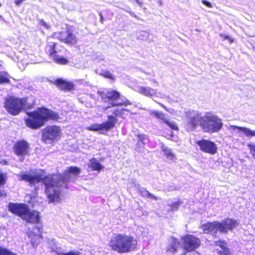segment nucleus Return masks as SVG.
I'll return each mask as SVG.
<instances>
[{
    "instance_id": "obj_23",
    "label": "nucleus",
    "mask_w": 255,
    "mask_h": 255,
    "mask_svg": "<svg viewBox=\"0 0 255 255\" xmlns=\"http://www.w3.org/2000/svg\"><path fill=\"white\" fill-rule=\"evenodd\" d=\"M81 172V169L76 166H70L65 172V174L68 175L72 174L74 176H78Z\"/></svg>"
},
{
    "instance_id": "obj_45",
    "label": "nucleus",
    "mask_w": 255,
    "mask_h": 255,
    "mask_svg": "<svg viewBox=\"0 0 255 255\" xmlns=\"http://www.w3.org/2000/svg\"><path fill=\"white\" fill-rule=\"evenodd\" d=\"M187 253V252H185V251H184V252H183L182 254H181L180 255H186V254Z\"/></svg>"
},
{
    "instance_id": "obj_15",
    "label": "nucleus",
    "mask_w": 255,
    "mask_h": 255,
    "mask_svg": "<svg viewBox=\"0 0 255 255\" xmlns=\"http://www.w3.org/2000/svg\"><path fill=\"white\" fill-rule=\"evenodd\" d=\"M129 112V110L127 109H114L112 112V114L108 116V120L107 121L109 124L113 128L116 123L118 122V117L124 118V115L125 112Z\"/></svg>"
},
{
    "instance_id": "obj_30",
    "label": "nucleus",
    "mask_w": 255,
    "mask_h": 255,
    "mask_svg": "<svg viewBox=\"0 0 255 255\" xmlns=\"http://www.w3.org/2000/svg\"><path fill=\"white\" fill-rule=\"evenodd\" d=\"M0 255H17L15 253L0 246Z\"/></svg>"
},
{
    "instance_id": "obj_21",
    "label": "nucleus",
    "mask_w": 255,
    "mask_h": 255,
    "mask_svg": "<svg viewBox=\"0 0 255 255\" xmlns=\"http://www.w3.org/2000/svg\"><path fill=\"white\" fill-rule=\"evenodd\" d=\"M89 161L90 163L88 166L92 171H97L99 172L104 168V167L95 157L91 158Z\"/></svg>"
},
{
    "instance_id": "obj_16",
    "label": "nucleus",
    "mask_w": 255,
    "mask_h": 255,
    "mask_svg": "<svg viewBox=\"0 0 255 255\" xmlns=\"http://www.w3.org/2000/svg\"><path fill=\"white\" fill-rule=\"evenodd\" d=\"M203 233L216 236L218 231V221L208 222L201 226Z\"/></svg>"
},
{
    "instance_id": "obj_1",
    "label": "nucleus",
    "mask_w": 255,
    "mask_h": 255,
    "mask_svg": "<svg viewBox=\"0 0 255 255\" xmlns=\"http://www.w3.org/2000/svg\"><path fill=\"white\" fill-rule=\"evenodd\" d=\"M54 176V174L43 176L40 173L32 175L29 172H21L18 175V179L28 182L30 186L42 182L45 186V193L48 202L59 203L61 201V186L59 181L56 180Z\"/></svg>"
},
{
    "instance_id": "obj_38",
    "label": "nucleus",
    "mask_w": 255,
    "mask_h": 255,
    "mask_svg": "<svg viewBox=\"0 0 255 255\" xmlns=\"http://www.w3.org/2000/svg\"><path fill=\"white\" fill-rule=\"evenodd\" d=\"M137 137L138 139V142L143 143L144 140L145 139V135L144 134H138Z\"/></svg>"
},
{
    "instance_id": "obj_8",
    "label": "nucleus",
    "mask_w": 255,
    "mask_h": 255,
    "mask_svg": "<svg viewBox=\"0 0 255 255\" xmlns=\"http://www.w3.org/2000/svg\"><path fill=\"white\" fill-rule=\"evenodd\" d=\"M62 134V129L57 125H48L42 130L41 139L44 143H53L58 141Z\"/></svg>"
},
{
    "instance_id": "obj_33",
    "label": "nucleus",
    "mask_w": 255,
    "mask_h": 255,
    "mask_svg": "<svg viewBox=\"0 0 255 255\" xmlns=\"http://www.w3.org/2000/svg\"><path fill=\"white\" fill-rule=\"evenodd\" d=\"M248 147L249 148L250 153L254 159H255V143H249L248 144Z\"/></svg>"
},
{
    "instance_id": "obj_37",
    "label": "nucleus",
    "mask_w": 255,
    "mask_h": 255,
    "mask_svg": "<svg viewBox=\"0 0 255 255\" xmlns=\"http://www.w3.org/2000/svg\"><path fill=\"white\" fill-rule=\"evenodd\" d=\"M218 242L219 243V244L218 245L222 249V250L229 249L227 247H226V243L224 241L219 240L218 241Z\"/></svg>"
},
{
    "instance_id": "obj_4",
    "label": "nucleus",
    "mask_w": 255,
    "mask_h": 255,
    "mask_svg": "<svg viewBox=\"0 0 255 255\" xmlns=\"http://www.w3.org/2000/svg\"><path fill=\"white\" fill-rule=\"evenodd\" d=\"M7 208L12 214L20 217L27 223L35 224L40 222V213L35 210L31 211L25 203H9Z\"/></svg>"
},
{
    "instance_id": "obj_18",
    "label": "nucleus",
    "mask_w": 255,
    "mask_h": 255,
    "mask_svg": "<svg viewBox=\"0 0 255 255\" xmlns=\"http://www.w3.org/2000/svg\"><path fill=\"white\" fill-rule=\"evenodd\" d=\"M54 84L61 91H71L74 88V85L72 83L61 78L56 79L54 81Z\"/></svg>"
},
{
    "instance_id": "obj_36",
    "label": "nucleus",
    "mask_w": 255,
    "mask_h": 255,
    "mask_svg": "<svg viewBox=\"0 0 255 255\" xmlns=\"http://www.w3.org/2000/svg\"><path fill=\"white\" fill-rule=\"evenodd\" d=\"M219 255H231V253L229 249H226L222 251H219L218 252Z\"/></svg>"
},
{
    "instance_id": "obj_20",
    "label": "nucleus",
    "mask_w": 255,
    "mask_h": 255,
    "mask_svg": "<svg viewBox=\"0 0 255 255\" xmlns=\"http://www.w3.org/2000/svg\"><path fill=\"white\" fill-rule=\"evenodd\" d=\"M137 92L145 96L152 97L156 95L157 92L155 90L149 87L140 86L138 88Z\"/></svg>"
},
{
    "instance_id": "obj_26",
    "label": "nucleus",
    "mask_w": 255,
    "mask_h": 255,
    "mask_svg": "<svg viewBox=\"0 0 255 255\" xmlns=\"http://www.w3.org/2000/svg\"><path fill=\"white\" fill-rule=\"evenodd\" d=\"M239 130L243 131L245 135L248 137L255 136V130H252L249 128L244 127H237Z\"/></svg>"
},
{
    "instance_id": "obj_32",
    "label": "nucleus",
    "mask_w": 255,
    "mask_h": 255,
    "mask_svg": "<svg viewBox=\"0 0 255 255\" xmlns=\"http://www.w3.org/2000/svg\"><path fill=\"white\" fill-rule=\"evenodd\" d=\"M101 75L104 78H108L112 80H115L114 76L112 75L111 73L108 71H106L102 72V73H101Z\"/></svg>"
},
{
    "instance_id": "obj_29",
    "label": "nucleus",
    "mask_w": 255,
    "mask_h": 255,
    "mask_svg": "<svg viewBox=\"0 0 255 255\" xmlns=\"http://www.w3.org/2000/svg\"><path fill=\"white\" fill-rule=\"evenodd\" d=\"M140 194L143 197L150 198L155 200H157L158 199L157 197L150 193L147 190L145 189L140 191Z\"/></svg>"
},
{
    "instance_id": "obj_27",
    "label": "nucleus",
    "mask_w": 255,
    "mask_h": 255,
    "mask_svg": "<svg viewBox=\"0 0 255 255\" xmlns=\"http://www.w3.org/2000/svg\"><path fill=\"white\" fill-rule=\"evenodd\" d=\"M53 61L60 65H66L69 63L68 60L64 57H59L57 55L53 58Z\"/></svg>"
},
{
    "instance_id": "obj_9",
    "label": "nucleus",
    "mask_w": 255,
    "mask_h": 255,
    "mask_svg": "<svg viewBox=\"0 0 255 255\" xmlns=\"http://www.w3.org/2000/svg\"><path fill=\"white\" fill-rule=\"evenodd\" d=\"M181 240L182 248L187 253L194 251L200 247L201 244L199 238L191 234H187L182 236Z\"/></svg>"
},
{
    "instance_id": "obj_12",
    "label": "nucleus",
    "mask_w": 255,
    "mask_h": 255,
    "mask_svg": "<svg viewBox=\"0 0 255 255\" xmlns=\"http://www.w3.org/2000/svg\"><path fill=\"white\" fill-rule=\"evenodd\" d=\"M196 143L199 146L200 149L204 153L213 155L217 152V145L210 140L202 139L197 141Z\"/></svg>"
},
{
    "instance_id": "obj_25",
    "label": "nucleus",
    "mask_w": 255,
    "mask_h": 255,
    "mask_svg": "<svg viewBox=\"0 0 255 255\" xmlns=\"http://www.w3.org/2000/svg\"><path fill=\"white\" fill-rule=\"evenodd\" d=\"M150 115L161 120L164 123L167 120L165 119V114L162 112L152 111L150 112Z\"/></svg>"
},
{
    "instance_id": "obj_5",
    "label": "nucleus",
    "mask_w": 255,
    "mask_h": 255,
    "mask_svg": "<svg viewBox=\"0 0 255 255\" xmlns=\"http://www.w3.org/2000/svg\"><path fill=\"white\" fill-rule=\"evenodd\" d=\"M27 98H18L10 95L4 98L3 107L12 116L18 115L26 107Z\"/></svg>"
},
{
    "instance_id": "obj_35",
    "label": "nucleus",
    "mask_w": 255,
    "mask_h": 255,
    "mask_svg": "<svg viewBox=\"0 0 255 255\" xmlns=\"http://www.w3.org/2000/svg\"><path fill=\"white\" fill-rule=\"evenodd\" d=\"M220 36L222 38L223 40H228L230 43L233 42V39L228 35L221 33L220 34Z\"/></svg>"
},
{
    "instance_id": "obj_13",
    "label": "nucleus",
    "mask_w": 255,
    "mask_h": 255,
    "mask_svg": "<svg viewBox=\"0 0 255 255\" xmlns=\"http://www.w3.org/2000/svg\"><path fill=\"white\" fill-rule=\"evenodd\" d=\"M58 39L61 42L70 46L76 44L78 40L75 34L69 29L60 32Z\"/></svg>"
},
{
    "instance_id": "obj_7",
    "label": "nucleus",
    "mask_w": 255,
    "mask_h": 255,
    "mask_svg": "<svg viewBox=\"0 0 255 255\" xmlns=\"http://www.w3.org/2000/svg\"><path fill=\"white\" fill-rule=\"evenodd\" d=\"M223 125L222 120L217 115L210 112L205 113L204 122L202 123V129L204 132H217L222 128Z\"/></svg>"
},
{
    "instance_id": "obj_17",
    "label": "nucleus",
    "mask_w": 255,
    "mask_h": 255,
    "mask_svg": "<svg viewBox=\"0 0 255 255\" xmlns=\"http://www.w3.org/2000/svg\"><path fill=\"white\" fill-rule=\"evenodd\" d=\"M52 37H49L47 38L45 51L49 57L53 58L58 53L57 50L58 43L52 41Z\"/></svg>"
},
{
    "instance_id": "obj_24",
    "label": "nucleus",
    "mask_w": 255,
    "mask_h": 255,
    "mask_svg": "<svg viewBox=\"0 0 255 255\" xmlns=\"http://www.w3.org/2000/svg\"><path fill=\"white\" fill-rule=\"evenodd\" d=\"M10 83L8 74L6 72L0 71V84H8Z\"/></svg>"
},
{
    "instance_id": "obj_19",
    "label": "nucleus",
    "mask_w": 255,
    "mask_h": 255,
    "mask_svg": "<svg viewBox=\"0 0 255 255\" xmlns=\"http://www.w3.org/2000/svg\"><path fill=\"white\" fill-rule=\"evenodd\" d=\"M87 129L91 131L104 130L108 131L112 128L107 121L104 122L102 124H95L91 125Z\"/></svg>"
},
{
    "instance_id": "obj_31",
    "label": "nucleus",
    "mask_w": 255,
    "mask_h": 255,
    "mask_svg": "<svg viewBox=\"0 0 255 255\" xmlns=\"http://www.w3.org/2000/svg\"><path fill=\"white\" fill-rule=\"evenodd\" d=\"M164 123L166 124L167 126H168L170 127V128L172 130H179L178 126L174 122H169L168 120H166V121H164Z\"/></svg>"
},
{
    "instance_id": "obj_28",
    "label": "nucleus",
    "mask_w": 255,
    "mask_h": 255,
    "mask_svg": "<svg viewBox=\"0 0 255 255\" xmlns=\"http://www.w3.org/2000/svg\"><path fill=\"white\" fill-rule=\"evenodd\" d=\"M162 151L167 158H169L170 159L174 158V154L172 153L170 149L166 147H163L162 148Z\"/></svg>"
},
{
    "instance_id": "obj_41",
    "label": "nucleus",
    "mask_w": 255,
    "mask_h": 255,
    "mask_svg": "<svg viewBox=\"0 0 255 255\" xmlns=\"http://www.w3.org/2000/svg\"><path fill=\"white\" fill-rule=\"evenodd\" d=\"M79 255L78 252L70 251L68 253L63 254L62 255Z\"/></svg>"
},
{
    "instance_id": "obj_34",
    "label": "nucleus",
    "mask_w": 255,
    "mask_h": 255,
    "mask_svg": "<svg viewBox=\"0 0 255 255\" xmlns=\"http://www.w3.org/2000/svg\"><path fill=\"white\" fill-rule=\"evenodd\" d=\"M182 204V201L178 200L177 202H172L170 205L172 210H177L178 209L180 204Z\"/></svg>"
},
{
    "instance_id": "obj_2",
    "label": "nucleus",
    "mask_w": 255,
    "mask_h": 255,
    "mask_svg": "<svg viewBox=\"0 0 255 255\" xmlns=\"http://www.w3.org/2000/svg\"><path fill=\"white\" fill-rule=\"evenodd\" d=\"M27 117L24 119L26 127L32 129H37L43 127L49 121L57 122L60 119L58 113L44 106L27 113Z\"/></svg>"
},
{
    "instance_id": "obj_6",
    "label": "nucleus",
    "mask_w": 255,
    "mask_h": 255,
    "mask_svg": "<svg viewBox=\"0 0 255 255\" xmlns=\"http://www.w3.org/2000/svg\"><path fill=\"white\" fill-rule=\"evenodd\" d=\"M99 94L104 102L109 103L110 105L106 109L111 107H127L132 104L131 102L127 99L118 102L121 97V94L115 89L108 90L106 92H99Z\"/></svg>"
},
{
    "instance_id": "obj_14",
    "label": "nucleus",
    "mask_w": 255,
    "mask_h": 255,
    "mask_svg": "<svg viewBox=\"0 0 255 255\" xmlns=\"http://www.w3.org/2000/svg\"><path fill=\"white\" fill-rule=\"evenodd\" d=\"M204 122V116L197 113L193 117L189 118L186 124L187 129L188 131L194 130L198 126H200L202 129V123Z\"/></svg>"
},
{
    "instance_id": "obj_40",
    "label": "nucleus",
    "mask_w": 255,
    "mask_h": 255,
    "mask_svg": "<svg viewBox=\"0 0 255 255\" xmlns=\"http://www.w3.org/2000/svg\"><path fill=\"white\" fill-rule=\"evenodd\" d=\"M40 23L42 25L44 26L45 28L47 29H49L50 27V25L43 19H41L40 20Z\"/></svg>"
},
{
    "instance_id": "obj_10",
    "label": "nucleus",
    "mask_w": 255,
    "mask_h": 255,
    "mask_svg": "<svg viewBox=\"0 0 255 255\" xmlns=\"http://www.w3.org/2000/svg\"><path fill=\"white\" fill-rule=\"evenodd\" d=\"M30 147L28 142L24 139L17 140L13 144L12 150L22 161L25 156L29 155Z\"/></svg>"
},
{
    "instance_id": "obj_22",
    "label": "nucleus",
    "mask_w": 255,
    "mask_h": 255,
    "mask_svg": "<svg viewBox=\"0 0 255 255\" xmlns=\"http://www.w3.org/2000/svg\"><path fill=\"white\" fill-rule=\"evenodd\" d=\"M179 245V241L176 238L172 237L171 238V242L170 245L166 248V250L170 253H175L177 252Z\"/></svg>"
},
{
    "instance_id": "obj_44",
    "label": "nucleus",
    "mask_w": 255,
    "mask_h": 255,
    "mask_svg": "<svg viewBox=\"0 0 255 255\" xmlns=\"http://www.w3.org/2000/svg\"><path fill=\"white\" fill-rule=\"evenodd\" d=\"M100 17H100L101 21L103 23V21H104V18H103V16H102L101 13L100 14Z\"/></svg>"
},
{
    "instance_id": "obj_46",
    "label": "nucleus",
    "mask_w": 255,
    "mask_h": 255,
    "mask_svg": "<svg viewBox=\"0 0 255 255\" xmlns=\"http://www.w3.org/2000/svg\"><path fill=\"white\" fill-rule=\"evenodd\" d=\"M160 105H161V106L163 108H164L165 109H166V108H165V106H164V105H162V104H160Z\"/></svg>"
},
{
    "instance_id": "obj_3",
    "label": "nucleus",
    "mask_w": 255,
    "mask_h": 255,
    "mask_svg": "<svg viewBox=\"0 0 255 255\" xmlns=\"http://www.w3.org/2000/svg\"><path fill=\"white\" fill-rule=\"evenodd\" d=\"M137 245V240L133 236L122 233L114 234L108 244L111 250L120 254L133 251Z\"/></svg>"
},
{
    "instance_id": "obj_39",
    "label": "nucleus",
    "mask_w": 255,
    "mask_h": 255,
    "mask_svg": "<svg viewBox=\"0 0 255 255\" xmlns=\"http://www.w3.org/2000/svg\"><path fill=\"white\" fill-rule=\"evenodd\" d=\"M202 2L209 8H211L213 7V5L212 4V3L206 0H202Z\"/></svg>"
},
{
    "instance_id": "obj_11",
    "label": "nucleus",
    "mask_w": 255,
    "mask_h": 255,
    "mask_svg": "<svg viewBox=\"0 0 255 255\" xmlns=\"http://www.w3.org/2000/svg\"><path fill=\"white\" fill-rule=\"evenodd\" d=\"M239 225L236 220L226 218L221 222L218 221V231L220 233L227 234L229 231H232Z\"/></svg>"
},
{
    "instance_id": "obj_42",
    "label": "nucleus",
    "mask_w": 255,
    "mask_h": 255,
    "mask_svg": "<svg viewBox=\"0 0 255 255\" xmlns=\"http://www.w3.org/2000/svg\"><path fill=\"white\" fill-rule=\"evenodd\" d=\"M0 164L2 165H7L8 162L6 159H2L0 160Z\"/></svg>"
},
{
    "instance_id": "obj_43",
    "label": "nucleus",
    "mask_w": 255,
    "mask_h": 255,
    "mask_svg": "<svg viewBox=\"0 0 255 255\" xmlns=\"http://www.w3.org/2000/svg\"><path fill=\"white\" fill-rule=\"evenodd\" d=\"M25 0H15L14 3L16 5H19L22 1Z\"/></svg>"
}]
</instances>
